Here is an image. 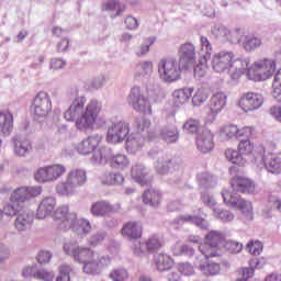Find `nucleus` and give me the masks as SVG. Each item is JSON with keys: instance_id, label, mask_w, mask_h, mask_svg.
Returning a JSON list of instances; mask_svg holds the SVG:
<instances>
[{"instance_id": "15", "label": "nucleus", "mask_w": 281, "mask_h": 281, "mask_svg": "<svg viewBox=\"0 0 281 281\" xmlns=\"http://www.w3.org/2000/svg\"><path fill=\"white\" fill-rule=\"evenodd\" d=\"M237 104L244 113H252V111H258L265 104V97L258 92H244Z\"/></svg>"}, {"instance_id": "49", "label": "nucleus", "mask_w": 281, "mask_h": 281, "mask_svg": "<svg viewBox=\"0 0 281 281\" xmlns=\"http://www.w3.org/2000/svg\"><path fill=\"white\" fill-rule=\"evenodd\" d=\"M201 188H214L216 186V178L210 172H201L198 177Z\"/></svg>"}, {"instance_id": "37", "label": "nucleus", "mask_w": 281, "mask_h": 281, "mask_svg": "<svg viewBox=\"0 0 281 281\" xmlns=\"http://www.w3.org/2000/svg\"><path fill=\"white\" fill-rule=\"evenodd\" d=\"M194 93V88H181L177 89L172 93L173 102L176 106H181L187 104V102L192 98Z\"/></svg>"}, {"instance_id": "20", "label": "nucleus", "mask_w": 281, "mask_h": 281, "mask_svg": "<svg viewBox=\"0 0 281 281\" xmlns=\"http://www.w3.org/2000/svg\"><path fill=\"white\" fill-rule=\"evenodd\" d=\"M178 56L182 69H190L196 63V47L192 42H187L180 45Z\"/></svg>"}, {"instance_id": "22", "label": "nucleus", "mask_w": 281, "mask_h": 281, "mask_svg": "<svg viewBox=\"0 0 281 281\" xmlns=\"http://www.w3.org/2000/svg\"><path fill=\"white\" fill-rule=\"evenodd\" d=\"M232 190L241 194H254L256 192V183L248 177L236 176L231 180Z\"/></svg>"}, {"instance_id": "45", "label": "nucleus", "mask_w": 281, "mask_h": 281, "mask_svg": "<svg viewBox=\"0 0 281 281\" xmlns=\"http://www.w3.org/2000/svg\"><path fill=\"white\" fill-rule=\"evenodd\" d=\"M101 182L103 186H122L124 183V176L113 172L104 173L101 177Z\"/></svg>"}, {"instance_id": "61", "label": "nucleus", "mask_w": 281, "mask_h": 281, "mask_svg": "<svg viewBox=\"0 0 281 281\" xmlns=\"http://www.w3.org/2000/svg\"><path fill=\"white\" fill-rule=\"evenodd\" d=\"M55 274L54 271H49L47 269H40L36 271L35 280L42 281H54Z\"/></svg>"}, {"instance_id": "55", "label": "nucleus", "mask_w": 281, "mask_h": 281, "mask_svg": "<svg viewBox=\"0 0 281 281\" xmlns=\"http://www.w3.org/2000/svg\"><path fill=\"white\" fill-rule=\"evenodd\" d=\"M109 278L113 281H126L128 280V271L124 268H115L110 272Z\"/></svg>"}, {"instance_id": "17", "label": "nucleus", "mask_w": 281, "mask_h": 281, "mask_svg": "<svg viewBox=\"0 0 281 281\" xmlns=\"http://www.w3.org/2000/svg\"><path fill=\"white\" fill-rule=\"evenodd\" d=\"M201 56L204 61L207 63L212 58V43L205 36L200 37ZM205 63H200L194 67L193 76L196 80H201L207 74V65Z\"/></svg>"}, {"instance_id": "47", "label": "nucleus", "mask_w": 281, "mask_h": 281, "mask_svg": "<svg viewBox=\"0 0 281 281\" xmlns=\"http://www.w3.org/2000/svg\"><path fill=\"white\" fill-rule=\"evenodd\" d=\"M76 273L74 266L64 263L59 266V274L56 281H71V276Z\"/></svg>"}, {"instance_id": "57", "label": "nucleus", "mask_w": 281, "mask_h": 281, "mask_svg": "<svg viewBox=\"0 0 281 281\" xmlns=\"http://www.w3.org/2000/svg\"><path fill=\"white\" fill-rule=\"evenodd\" d=\"M132 251L136 258H144L148 248H146V241H136L132 246Z\"/></svg>"}, {"instance_id": "44", "label": "nucleus", "mask_w": 281, "mask_h": 281, "mask_svg": "<svg viewBox=\"0 0 281 281\" xmlns=\"http://www.w3.org/2000/svg\"><path fill=\"white\" fill-rule=\"evenodd\" d=\"M52 165L40 167L35 173L34 179L37 183H50Z\"/></svg>"}, {"instance_id": "56", "label": "nucleus", "mask_w": 281, "mask_h": 281, "mask_svg": "<svg viewBox=\"0 0 281 281\" xmlns=\"http://www.w3.org/2000/svg\"><path fill=\"white\" fill-rule=\"evenodd\" d=\"M222 247H224L226 251H229V254H240L243 251V244L234 240H227V238H225Z\"/></svg>"}, {"instance_id": "11", "label": "nucleus", "mask_w": 281, "mask_h": 281, "mask_svg": "<svg viewBox=\"0 0 281 281\" xmlns=\"http://www.w3.org/2000/svg\"><path fill=\"white\" fill-rule=\"evenodd\" d=\"M63 232H74L78 236V238H85V236H89L93 231V226H91V222L85 217L78 218V213L70 214L68 221L61 224Z\"/></svg>"}, {"instance_id": "4", "label": "nucleus", "mask_w": 281, "mask_h": 281, "mask_svg": "<svg viewBox=\"0 0 281 281\" xmlns=\"http://www.w3.org/2000/svg\"><path fill=\"white\" fill-rule=\"evenodd\" d=\"M85 183H87V171L74 168L68 171L66 180L56 184L55 190L59 196H74L78 192V188H82Z\"/></svg>"}, {"instance_id": "50", "label": "nucleus", "mask_w": 281, "mask_h": 281, "mask_svg": "<svg viewBox=\"0 0 281 281\" xmlns=\"http://www.w3.org/2000/svg\"><path fill=\"white\" fill-rule=\"evenodd\" d=\"M157 41V37L150 36L147 37L136 49L135 54L138 57L146 56L148 52H150V46L155 45V42Z\"/></svg>"}, {"instance_id": "12", "label": "nucleus", "mask_w": 281, "mask_h": 281, "mask_svg": "<svg viewBox=\"0 0 281 281\" xmlns=\"http://www.w3.org/2000/svg\"><path fill=\"white\" fill-rule=\"evenodd\" d=\"M222 196L224 199V203L229 205V207H236L241 211V214L245 216L247 221L254 220V206L251 202H247L241 199L240 195L234 194L229 192L227 189L222 191Z\"/></svg>"}, {"instance_id": "58", "label": "nucleus", "mask_w": 281, "mask_h": 281, "mask_svg": "<svg viewBox=\"0 0 281 281\" xmlns=\"http://www.w3.org/2000/svg\"><path fill=\"white\" fill-rule=\"evenodd\" d=\"M214 214L220 218V221H223V223H229L235 218L234 213L231 211L221 210L220 207L213 209Z\"/></svg>"}, {"instance_id": "32", "label": "nucleus", "mask_w": 281, "mask_h": 281, "mask_svg": "<svg viewBox=\"0 0 281 281\" xmlns=\"http://www.w3.org/2000/svg\"><path fill=\"white\" fill-rule=\"evenodd\" d=\"M32 223H34V213L27 210H22L15 218V229H18V232H27V229L32 227Z\"/></svg>"}, {"instance_id": "42", "label": "nucleus", "mask_w": 281, "mask_h": 281, "mask_svg": "<svg viewBox=\"0 0 281 281\" xmlns=\"http://www.w3.org/2000/svg\"><path fill=\"white\" fill-rule=\"evenodd\" d=\"M225 157L227 161H231V164H235L236 166H246L247 164V158L244 157L243 154L236 149H226Z\"/></svg>"}, {"instance_id": "29", "label": "nucleus", "mask_w": 281, "mask_h": 281, "mask_svg": "<svg viewBox=\"0 0 281 281\" xmlns=\"http://www.w3.org/2000/svg\"><path fill=\"white\" fill-rule=\"evenodd\" d=\"M249 58L233 59L231 61V70L228 75L231 76L232 80H238L243 74H247L249 77Z\"/></svg>"}, {"instance_id": "41", "label": "nucleus", "mask_w": 281, "mask_h": 281, "mask_svg": "<svg viewBox=\"0 0 281 281\" xmlns=\"http://www.w3.org/2000/svg\"><path fill=\"white\" fill-rule=\"evenodd\" d=\"M220 139H222V142H232V139H238V126L234 124L222 126L220 128Z\"/></svg>"}, {"instance_id": "39", "label": "nucleus", "mask_w": 281, "mask_h": 281, "mask_svg": "<svg viewBox=\"0 0 281 281\" xmlns=\"http://www.w3.org/2000/svg\"><path fill=\"white\" fill-rule=\"evenodd\" d=\"M113 205H111L109 202L106 201H99V202H94L91 205L90 212L92 214V216H106V214H111V212H113Z\"/></svg>"}, {"instance_id": "36", "label": "nucleus", "mask_w": 281, "mask_h": 281, "mask_svg": "<svg viewBox=\"0 0 281 281\" xmlns=\"http://www.w3.org/2000/svg\"><path fill=\"white\" fill-rule=\"evenodd\" d=\"M142 232H143V227L139 224V222H128L126 223L121 233L122 236H125L126 238H142Z\"/></svg>"}, {"instance_id": "33", "label": "nucleus", "mask_w": 281, "mask_h": 281, "mask_svg": "<svg viewBox=\"0 0 281 281\" xmlns=\"http://www.w3.org/2000/svg\"><path fill=\"white\" fill-rule=\"evenodd\" d=\"M154 265L157 271L164 273L175 267V259L168 254L159 252L154 256Z\"/></svg>"}, {"instance_id": "26", "label": "nucleus", "mask_w": 281, "mask_h": 281, "mask_svg": "<svg viewBox=\"0 0 281 281\" xmlns=\"http://www.w3.org/2000/svg\"><path fill=\"white\" fill-rule=\"evenodd\" d=\"M153 61L144 60L139 61L136 66L135 80L143 82V85H148L153 80Z\"/></svg>"}, {"instance_id": "40", "label": "nucleus", "mask_w": 281, "mask_h": 281, "mask_svg": "<svg viewBox=\"0 0 281 281\" xmlns=\"http://www.w3.org/2000/svg\"><path fill=\"white\" fill-rule=\"evenodd\" d=\"M132 179L139 183L140 186H146L148 183V179H146V176L148 175V169L144 167L142 164H136L132 167Z\"/></svg>"}, {"instance_id": "30", "label": "nucleus", "mask_w": 281, "mask_h": 281, "mask_svg": "<svg viewBox=\"0 0 281 281\" xmlns=\"http://www.w3.org/2000/svg\"><path fill=\"white\" fill-rule=\"evenodd\" d=\"M54 210H56V198L46 196L40 202L35 216L40 220L47 218L52 216Z\"/></svg>"}, {"instance_id": "9", "label": "nucleus", "mask_w": 281, "mask_h": 281, "mask_svg": "<svg viewBox=\"0 0 281 281\" xmlns=\"http://www.w3.org/2000/svg\"><path fill=\"white\" fill-rule=\"evenodd\" d=\"M181 63L175 57L162 58L158 63V75L162 82H177L181 79Z\"/></svg>"}, {"instance_id": "10", "label": "nucleus", "mask_w": 281, "mask_h": 281, "mask_svg": "<svg viewBox=\"0 0 281 281\" xmlns=\"http://www.w3.org/2000/svg\"><path fill=\"white\" fill-rule=\"evenodd\" d=\"M225 235L221 231H210L205 235V243L200 244V252L204 258H216L218 256L217 248L223 247Z\"/></svg>"}, {"instance_id": "3", "label": "nucleus", "mask_w": 281, "mask_h": 281, "mask_svg": "<svg viewBox=\"0 0 281 281\" xmlns=\"http://www.w3.org/2000/svg\"><path fill=\"white\" fill-rule=\"evenodd\" d=\"M43 189L41 187H22L15 189L11 196L10 203L7 204L3 209L2 216L0 221H3V216H16L21 210V203H25V201H30L35 199V196H40L42 194Z\"/></svg>"}, {"instance_id": "60", "label": "nucleus", "mask_w": 281, "mask_h": 281, "mask_svg": "<svg viewBox=\"0 0 281 281\" xmlns=\"http://www.w3.org/2000/svg\"><path fill=\"white\" fill-rule=\"evenodd\" d=\"M247 249L252 256H260V254H262L263 245L260 240L249 241L247 244Z\"/></svg>"}, {"instance_id": "48", "label": "nucleus", "mask_w": 281, "mask_h": 281, "mask_svg": "<svg viewBox=\"0 0 281 281\" xmlns=\"http://www.w3.org/2000/svg\"><path fill=\"white\" fill-rule=\"evenodd\" d=\"M200 271L203 276H218L221 273V265L216 262L201 263Z\"/></svg>"}, {"instance_id": "52", "label": "nucleus", "mask_w": 281, "mask_h": 281, "mask_svg": "<svg viewBox=\"0 0 281 281\" xmlns=\"http://www.w3.org/2000/svg\"><path fill=\"white\" fill-rule=\"evenodd\" d=\"M272 88H273L272 98L276 101L281 102V68L274 75Z\"/></svg>"}, {"instance_id": "38", "label": "nucleus", "mask_w": 281, "mask_h": 281, "mask_svg": "<svg viewBox=\"0 0 281 281\" xmlns=\"http://www.w3.org/2000/svg\"><path fill=\"white\" fill-rule=\"evenodd\" d=\"M143 203L150 207H159L161 205V192L155 189H148L143 193Z\"/></svg>"}, {"instance_id": "64", "label": "nucleus", "mask_w": 281, "mask_h": 281, "mask_svg": "<svg viewBox=\"0 0 281 281\" xmlns=\"http://www.w3.org/2000/svg\"><path fill=\"white\" fill-rule=\"evenodd\" d=\"M125 27L131 32H135L139 27V20L133 15H128L125 18Z\"/></svg>"}, {"instance_id": "8", "label": "nucleus", "mask_w": 281, "mask_h": 281, "mask_svg": "<svg viewBox=\"0 0 281 281\" xmlns=\"http://www.w3.org/2000/svg\"><path fill=\"white\" fill-rule=\"evenodd\" d=\"M277 69V64L274 59L271 58H261L256 60L248 69V78L249 80H254L255 82H263L265 80H269L274 74Z\"/></svg>"}, {"instance_id": "28", "label": "nucleus", "mask_w": 281, "mask_h": 281, "mask_svg": "<svg viewBox=\"0 0 281 281\" xmlns=\"http://www.w3.org/2000/svg\"><path fill=\"white\" fill-rule=\"evenodd\" d=\"M14 131V114L10 110L0 111V135L10 137Z\"/></svg>"}, {"instance_id": "51", "label": "nucleus", "mask_w": 281, "mask_h": 281, "mask_svg": "<svg viewBox=\"0 0 281 281\" xmlns=\"http://www.w3.org/2000/svg\"><path fill=\"white\" fill-rule=\"evenodd\" d=\"M210 98V91L205 88H199L192 98L194 106H201Z\"/></svg>"}, {"instance_id": "16", "label": "nucleus", "mask_w": 281, "mask_h": 281, "mask_svg": "<svg viewBox=\"0 0 281 281\" xmlns=\"http://www.w3.org/2000/svg\"><path fill=\"white\" fill-rule=\"evenodd\" d=\"M131 133V127L125 121H116L108 128V144H122Z\"/></svg>"}, {"instance_id": "53", "label": "nucleus", "mask_w": 281, "mask_h": 281, "mask_svg": "<svg viewBox=\"0 0 281 281\" xmlns=\"http://www.w3.org/2000/svg\"><path fill=\"white\" fill-rule=\"evenodd\" d=\"M67 172V167L60 164L50 165V183L58 181Z\"/></svg>"}, {"instance_id": "43", "label": "nucleus", "mask_w": 281, "mask_h": 281, "mask_svg": "<svg viewBox=\"0 0 281 281\" xmlns=\"http://www.w3.org/2000/svg\"><path fill=\"white\" fill-rule=\"evenodd\" d=\"M160 135L167 144H175L179 139V130L175 125L167 126L161 130Z\"/></svg>"}, {"instance_id": "25", "label": "nucleus", "mask_w": 281, "mask_h": 281, "mask_svg": "<svg viewBox=\"0 0 281 281\" xmlns=\"http://www.w3.org/2000/svg\"><path fill=\"white\" fill-rule=\"evenodd\" d=\"M170 168L173 170H181V159L179 158H166L164 154H160L155 162V170L158 175H168Z\"/></svg>"}, {"instance_id": "6", "label": "nucleus", "mask_w": 281, "mask_h": 281, "mask_svg": "<svg viewBox=\"0 0 281 281\" xmlns=\"http://www.w3.org/2000/svg\"><path fill=\"white\" fill-rule=\"evenodd\" d=\"M137 133L132 134L126 140V150L131 153V155H135L138 150H142L144 145L146 144V137L153 139L155 137V133L150 132V120L142 119L137 123Z\"/></svg>"}, {"instance_id": "62", "label": "nucleus", "mask_w": 281, "mask_h": 281, "mask_svg": "<svg viewBox=\"0 0 281 281\" xmlns=\"http://www.w3.org/2000/svg\"><path fill=\"white\" fill-rule=\"evenodd\" d=\"M199 126H201L199 120L189 119L183 125V131L184 133H196L199 131Z\"/></svg>"}, {"instance_id": "1", "label": "nucleus", "mask_w": 281, "mask_h": 281, "mask_svg": "<svg viewBox=\"0 0 281 281\" xmlns=\"http://www.w3.org/2000/svg\"><path fill=\"white\" fill-rule=\"evenodd\" d=\"M101 112L100 101L91 99L87 103V97L78 95V90H76L68 109L64 112V119L66 122H74L80 133H88V131L106 126V120L100 116Z\"/></svg>"}, {"instance_id": "27", "label": "nucleus", "mask_w": 281, "mask_h": 281, "mask_svg": "<svg viewBox=\"0 0 281 281\" xmlns=\"http://www.w3.org/2000/svg\"><path fill=\"white\" fill-rule=\"evenodd\" d=\"M13 153L16 157H30L34 147L32 146V140L27 138H21L20 136H14L12 138Z\"/></svg>"}, {"instance_id": "2", "label": "nucleus", "mask_w": 281, "mask_h": 281, "mask_svg": "<svg viewBox=\"0 0 281 281\" xmlns=\"http://www.w3.org/2000/svg\"><path fill=\"white\" fill-rule=\"evenodd\" d=\"M63 250L75 262L82 265V271L87 276H100L102 271L111 267V256L100 254L86 246H79L76 241L64 243Z\"/></svg>"}, {"instance_id": "46", "label": "nucleus", "mask_w": 281, "mask_h": 281, "mask_svg": "<svg viewBox=\"0 0 281 281\" xmlns=\"http://www.w3.org/2000/svg\"><path fill=\"white\" fill-rule=\"evenodd\" d=\"M102 10H104L105 12H113V10H116V14L115 16H122L123 12H124V7H122V4H120V1L117 0H105L102 4Z\"/></svg>"}, {"instance_id": "24", "label": "nucleus", "mask_w": 281, "mask_h": 281, "mask_svg": "<svg viewBox=\"0 0 281 281\" xmlns=\"http://www.w3.org/2000/svg\"><path fill=\"white\" fill-rule=\"evenodd\" d=\"M196 148L203 155H207V153H212V150H214V134L211 130L204 128L200 131L196 138Z\"/></svg>"}, {"instance_id": "54", "label": "nucleus", "mask_w": 281, "mask_h": 281, "mask_svg": "<svg viewBox=\"0 0 281 281\" xmlns=\"http://www.w3.org/2000/svg\"><path fill=\"white\" fill-rule=\"evenodd\" d=\"M146 249L149 254H153V251H157V249H161V238L157 235H151L146 241Z\"/></svg>"}, {"instance_id": "31", "label": "nucleus", "mask_w": 281, "mask_h": 281, "mask_svg": "<svg viewBox=\"0 0 281 281\" xmlns=\"http://www.w3.org/2000/svg\"><path fill=\"white\" fill-rule=\"evenodd\" d=\"M236 43L241 45L246 52H256L258 47L262 46V40L260 37L245 35L243 34V31H240L239 36H237Z\"/></svg>"}, {"instance_id": "35", "label": "nucleus", "mask_w": 281, "mask_h": 281, "mask_svg": "<svg viewBox=\"0 0 281 281\" xmlns=\"http://www.w3.org/2000/svg\"><path fill=\"white\" fill-rule=\"evenodd\" d=\"M71 214H76V212H69V205H61L55 210L53 218L61 232L63 224L69 221V216H71Z\"/></svg>"}, {"instance_id": "59", "label": "nucleus", "mask_w": 281, "mask_h": 281, "mask_svg": "<svg viewBox=\"0 0 281 281\" xmlns=\"http://www.w3.org/2000/svg\"><path fill=\"white\" fill-rule=\"evenodd\" d=\"M104 238H106V233L98 232L90 236L88 244L90 245V247H98V245H102Z\"/></svg>"}, {"instance_id": "21", "label": "nucleus", "mask_w": 281, "mask_h": 281, "mask_svg": "<svg viewBox=\"0 0 281 281\" xmlns=\"http://www.w3.org/2000/svg\"><path fill=\"white\" fill-rule=\"evenodd\" d=\"M227 104V94L224 92H216L210 99V111H209V122H214L218 113L225 109Z\"/></svg>"}, {"instance_id": "18", "label": "nucleus", "mask_w": 281, "mask_h": 281, "mask_svg": "<svg viewBox=\"0 0 281 281\" xmlns=\"http://www.w3.org/2000/svg\"><path fill=\"white\" fill-rule=\"evenodd\" d=\"M232 60H234L233 52L221 50L220 53H215L211 63L213 71H215V74H229Z\"/></svg>"}, {"instance_id": "5", "label": "nucleus", "mask_w": 281, "mask_h": 281, "mask_svg": "<svg viewBox=\"0 0 281 281\" xmlns=\"http://www.w3.org/2000/svg\"><path fill=\"white\" fill-rule=\"evenodd\" d=\"M91 161L95 166H102L110 161L111 168H114L115 170H125V168L131 166V160H128L125 155H113V150L105 146H102L97 151H94L93 157H91Z\"/></svg>"}, {"instance_id": "63", "label": "nucleus", "mask_w": 281, "mask_h": 281, "mask_svg": "<svg viewBox=\"0 0 281 281\" xmlns=\"http://www.w3.org/2000/svg\"><path fill=\"white\" fill-rule=\"evenodd\" d=\"M178 271L180 272L181 276H194V267L192 266V263H178Z\"/></svg>"}, {"instance_id": "19", "label": "nucleus", "mask_w": 281, "mask_h": 281, "mask_svg": "<svg viewBox=\"0 0 281 281\" xmlns=\"http://www.w3.org/2000/svg\"><path fill=\"white\" fill-rule=\"evenodd\" d=\"M102 135L100 134H93L90 135L86 138H83L81 142H79L76 146H75V150H77V153L79 155H91L92 157L93 155H95V153H98V150H100V144H102Z\"/></svg>"}, {"instance_id": "23", "label": "nucleus", "mask_w": 281, "mask_h": 281, "mask_svg": "<svg viewBox=\"0 0 281 281\" xmlns=\"http://www.w3.org/2000/svg\"><path fill=\"white\" fill-rule=\"evenodd\" d=\"M211 33L217 41H222V43H237L238 36H240V29L229 31L226 26L216 24L213 26Z\"/></svg>"}, {"instance_id": "7", "label": "nucleus", "mask_w": 281, "mask_h": 281, "mask_svg": "<svg viewBox=\"0 0 281 281\" xmlns=\"http://www.w3.org/2000/svg\"><path fill=\"white\" fill-rule=\"evenodd\" d=\"M237 150L241 154V157L247 159V162L249 161L252 166L261 170L265 154L267 153L265 145H254L250 139H241L238 144Z\"/></svg>"}, {"instance_id": "14", "label": "nucleus", "mask_w": 281, "mask_h": 281, "mask_svg": "<svg viewBox=\"0 0 281 281\" xmlns=\"http://www.w3.org/2000/svg\"><path fill=\"white\" fill-rule=\"evenodd\" d=\"M31 113L35 120H43L52 113V98L49 93L40 91L31 105Z\"/></svg>"}, {"instance_id": "34", "label": "nucleus", "mask_w": 281, "mask_h": 281, "mask_svg": "<svg viewBox=\"0 0 281 281\" xmlns=\"http://www.w3.org/2000/svg\"><path fill=\"white\" fill-rule=\"evenodd\" d=\"M173 223L176 225L191 223L192 225H196V227H200L201 229H207V227H210V223H207L204 218L190 214L179 215L173 220Z\"/></svg>"}, {"instance_id": "13", "label": "nucleus", "mask_w": 281, "mask_h": 281, "mask_svg": "<svg viewBox=\"0 0 281 281\" xmlns=\"http://www.w3.org/2000/svg\"><path fill=\"white\" fill-rule=\"evenodd\" d=\"M127 104L137 113H144V115H150L153 113L150 100L148 97L142 94V89L137 86L131 89L127 97Z\"/></svg>"}]
</instances>
